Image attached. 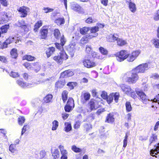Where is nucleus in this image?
I'll list each match as a JSON object with an SVG mask.
<instances>
[{
	"label": "nucleus",
	"mask_w": 159,
	"mask_h": 159,
	"mask_svg": "<svg viewBox=\"0 0 159 159\" xmlns=\"http://www.w3.org/2000/svg\"><path fill=\"white\" fill-rule=\"evenodd\" d=\"M25 121V118L24 116H20L18 119V124L20 125H22Z\"/></svg>",
	"instance_id": "09e8293b"
},
{
	"label": "nucleus",
	"mask_w": 159,
	"mask_h": 159,
	"mask_svg": "<svg viewBox=\"0 0 159 159\" xmlns=\"http://www.w3.org/2000/svg\"><path fill=\"white\" fill-rule=\"evenodd\" d=\"M52 154V158L51 159H58L59 157V152L57 149H55Z\"/></svg>",
	"instance_id": "4c0bfd02"
},
{
	"label": "nucleus",
	"mask_w": 159,
	"mask_h": 159,
	"mask_svg": "<svg viewBox=\"0 0 159 159\" xmlns=\"http://www.w3.org/2000/svg\"><path fill=\"white\" fill-rule=\"evenodd\" d=\"M10 75V76L13 78L17 77L20 76L18 73L13 71H11Z\"/></svg>",
	"instance_id": "e2e57ef3"
},
{
	"label": "nucleus",
	"mask_w": 159,
	"mask_h": 159,
	"mask_svg": "<svg viewBox=\"0 0 159 159\" xmlns=\"http://www.w3.org/2000/svg\"><path fill=\"white\" fill-rule=\"evenodd\" d=\"M81 122L80 121L78 120L75 121L73 125L74 128L75 129H79L80 126Z\"/></svg>",
	"instance_id": "603ef678"
},
{
	"label": "nucleus",
	"mask_w": 159,
	"mask_h": 159,
	"mask_svg": "<svg viewBox=\"0 0 159 159\" xmlns=\"http://www.w3.org/2000/svg\"><path fill=\"white\" fill-rule=\"evenodd\" d=\"M157 140V135L155 134H153L150 136L149 140V145H151L152 143L155 142Z\"/></svg>",
	"instance_id": "c9c22d12"
},
{
	"label": "nucleus",
	"mask_w": 159,
	"mask_h": 159,
	"mask_svg": "<svg viewBox=\"0 0 159 159\" xmlns=\"http://www.w3.org/2000/svg\"><path fill=\"white\" fill-rule=\"evenodd\" d=\"M41 65L38 62L32 63L31 70H34L36 73L38 72L41 69Z\"/></svg>",
	"instance_id": "5701e85b"
},
{
	"label": "nucleus",
	"mask_w": 159,
	"mask_h": 159,
	"mask_svg": "<svg viewBox=\"0 0 159 159\" xmlns=\"http://www.w3.org/2000/svg\"><path fill=\"white\" fill-rule=\"evenodd\" d=\"M153 44L155 47L157 48H159V40L157 39H153Z\"/></svg>",
	"instance_id": "052dcab7"
},
{
	"label": "nucleus",
	"mask_w": 159,
	"mask_h": 159,
	"mask_svg": "<svg viewBox=\"0 0 159 159\" xmlns=\"http://www.w3.org/2000/svg\"><path fill=\"white\" fill-rule=\"evenodd\" d=\"M77 84L75 82H68L66 85L70 90H72L74 89L75 86L77 85Z\"/></svg>",
	"instance_id": "a19ab883"
},
{
	"label": "nucleus",
	"mask_w": 159,
	"mask_h": 159,
	"mask_svg": "<svg viewBox=\"0 0 159 159\" xmlns=\"http://www.w3.org/2000/svg\"><path fill=\"white\" fill-rule=\"evenodd\" d=\"M120 87L122 91L126 94L129 93L131 90L129 87L124 84H121Z\"/></svg>",
	"instance_id": "393cba45"
},
{
	"label": "nucleus",
	"mask_w": 159,
	"mask_h": 159,
	"mask_svg": "<svg viewBox=\"0 0 159 159\" xmlns=\"http://www.w3.org/2000/svg\"><path fill=\"white\" fill-rule=\"evenodd\" d=\"M53 96L52 94H47L43 98V102L45 103H48L52 102V99Z\"/></svg>",
	"instance_id": "a878e982"
},
{
	"label": "nucleus",
	"mask_w": 159,
	"mask_h": 159,
	"mask_svg": "<svg viewBox=\"0 0 159 159\" xmlns=\"http://www.w3.org/2000/svg\"><path fill=\"white\" fill-rule=\"evenodd\" d=\"M7 47V46L6 43V42L4 41L2 42V41H0V48L3 49Z\"/></svg>",
	"instance_id": "338daca9"
},
{
	"label": "nucleus",
	"mask_w": 159,
	"mask_h": 159,
	"mask_svg": "<svg viewBox=\"0 0 159 159\" xmlns=\"http://www.w3.org/2000/svg\"><path fill=\"white\" fill-rule=\"evenodd\" d=\"M90 28L89 27L84 26L80 29V32L81 34L84 35L87 34L89 31Z\"/></svg>",
	"instance_id": "c756f323"
},
{
	"label": "nucleus",
	"mask_w": 159,
	"mask_h": 159,
	"mask_svg": "<svg viewBox=\"0 0 159 159\" xmlns=\"http://www.w3.org/2000/svg\"><path fill=\"white\" fill-rule=\"evenodd\" d=\"M29 128V126L27 125H25L22 129L21 135H22L25 132L28 130Z\"/></svg>",
	"instance_id": "69168bd1"
},
{
	"label": "nucleus",
	"mask_w": 159,
	"mask_h": 159,
	"mask_svg": "<svg viewBox=\"0 0 159 159\" xmlns=\"http://www.w3.org/2000/svg\"><path fill=\"white\" fill-rule=\"evenodd\" d=\"M65 127L64 130L66 132H68L72 130V126L70 122H66L65 123Z\"/></svg>",
	"instance_id": "72a5a7b5"
},
{
	"label": "nucleus",
	"mask_w": 159,
	"mask_h": 159,
	"mask_svg": "<svg viewBox=\"0 0 159 159\" xmlns=\"http://www.w3.org/2000/svg\"><path fill=\"white\" fill-rule=\"evenodd\" d=\"M99 50L102 54L103 55H107L108 53V51L102 47H100L99 48Z\"/></svg>",
	"instance_id": "3c124183"
},
{
	"label": "nucleus",
	"mask_w": 159,
	"mask_h": 159,
	"mask_svg": "<svg viewBox=\"0 0 159 159\" xmlns=\"http://www.w3.org/2000/svg\"><path fill=\"white\" fill-rule=\"evenodd\" d=\"M153 19L155 21L159 20V9L157 11L156 13L154 16Z\"/></svg>",
	"instance_id": "774afa93"
},
{
	"label": "nucleus",
	"mask_w": 159,
	"mask_h": 159,
	"mask_svg": "<svg viewBox=\"0 0 159 159\" xmlns=\"http://www.w3.org/2000/svg\"><path fill=\"white\" fill-rule=\"evenodd\" d=\"M126 3H129V7L130 11L134 13L136 10L135 4L131 2V0H125Z\"/></svg>",
	"instance_id": "412c9836"
},
{
	"label": "nucleus",
	"mask_w": 159,
	"mask_h": 159,
	"mask_svg": "<svg viewBox=\"0 0 159 159\" xmlns=\"http://www.w3.org/2000/svg\"><path fill=\"white\" fill-rule=\"evenodd\" d=\"M18 26L19 28L20 32L24 34H26L30 29V25L27 24L24 20H19L18 21Z\"/></svg>",
	"instance_id": "20e7f679"
},
{
	"label": "nucleus",
	"mask_w": 159,
	"mask_h": 159,
	"mask_svg": "<svg viewBox=\"0 0 159 159\" xmlns=\"http://www.w3.org/2000/svg\"><path fill=\"white\" fill-rule=\"evenodd\" d=\"M9 150L12 153H15L17 151L16 145L13 144H11L9 147Z\"/></svg>",
	"instance_id": "49530a36"
},
{
	"label": "nucleus",
	"mask_w": 159,
	"mask_h": 159,
	"mask_svg": "<svg viewBox=\"0 0 159 159\" xmlns=\"http://www.w3.org/2000/svg\"><path fill=\"white\" fill-rule=\"evenodd\" d=\"M99 101L92 98L88 102L85 107V111L87 112H90L96 110L99 107Z\"/></svg>",
	"instance_id": "f03ea898"
},
{
	"label": "nucleus",
	"mask_w": 159,
	"mask_h": 159,
	"mask_svg": "<svg viewBox=\"0 0 159 159\" xmlns=\"http://www.w3.org/2000/svg\"><path fill=\"white\" fill-rule=\"evenodd\" d=\"M83 127L85 131L89 132L92 129V125L90 123H85L84 124Z\"/></svg>",
	"instance_id": "ea45409f"
},
{
	"label": "nucleus",
	"mask_w": 159,
	"mask_h": 159,
	"mask_svg": "<svg viewBox=\"0 0 159 159\" xmlns=\"http://www.w3.org/2000/svg\"><path fill=\"white\" fill-rule=\"evenodd\" d=\"M91 95L89 93L85 92L81 94L80 96V102L84 104L89 101L90 99Z\"/></svg>",
	"instance_id": "2eb2a0df"
},
{
	"label": "nucleus",
	"mask_w": 159,
	"mask_h": 159,
	"mask_svg": "<svg viewBox=\"0 0 159 159\" xmlns=\"http://www.w3.org/2000/svg\"><path fill=\"white\" fill-rule=\"evenodd\" d=\"M71 149L73 152L75 153H79L82 151V149L81 148L77 147L75 145L72 146Z\"/></svg>",
	"instance_id": "8fccbe9b"
},
{
	"label": "nucleus",
	"mask_w": 159,
	"mask_h": 159,
	"mask_svg": "<svg viewBox=\"0 0 159 159\" xmlns=\"http://www.w3.org/2000/svg\"><path fill=\"white\" fill-rule=\"evenodd\" d=\"M72 8L74 11L77 12L79 13H84L83 9L82 7L78 4H74L72 5Z\"/></svg>",
	"instance_id": "4be33fe9"
},
{
	"label": "nucleus",
	"mask_w": 159,
	"mask_h": 159,
	"mask_svg": "<svg viewBox=\"0 0 159 159\" xmlns=\"http://www.w3.org/2000/svg\"><path fill=\"white\" fill-rule=\"evenodd\" d=\"M0 134H2L3 136V137L7 140L8 139V138L6 135L7 134V131L5 129H0Z\"/></svg>",
	"instance_id": "5fc2aeb1"
},
{
	"label": "nucleus",
	"mask_w": 159,
	"mask_h": 159,
	"mask_svg": "<svg viewBox=\"0 0 159 159\" xmlns=\"http://www.w3.org/2000/svg\"><path fill=\"white\" fill-rule=\"evenodd\" d=\"M82 63L84 66L88 68H90L96 66L97 63L92 59L85 58L82 61Z\"/></svg>",
	"instance_id": "6e6552de"
},
{
	"label": "nucleus",
	"mask_w": 159,
	"mask_h": 159,
	"mask_svg": "<svg viewBox=\"0 0 159 159\" xmlns=\"http://www.w3.org/2000/svg\"><path fill=\"white\" fill-rule=\"evenodd\" d=\"M99 28L98 26H94L90 28V32L91 34H93L94 35L95 34H98L96 33L99 31Z\"/></svg>",
	"instance_id": "79ce46f5"
},
{
	"label": "nucleus",
	"mask_w": 159,
	"mask_h": 159,
	"mask_svg": "<svg viewBox=\"0 0 159 159\" xmlns=\"http://www.w3.org/2000/svg\"><path fill=\"white\" fill-rule=\"evenodd\" d=\"M23 66L28 70H31L32 63H30L28 62H25L23 64Z\"/></svg>",
	"instance_id": "c03bdc74"
},
{
	"label": "nucleus",
	"mask_w": 159,
	"mask_h": 159,
	"mask_svg": "<svg viewBox=\"0 0 159 159\" xmlns=\"http://www.w3.org/2000/svg\"><path fill=\"white\" fill-rule=\"evenodd\" d=\"M10 28L9 24H6L2 25L0 28V30L2 33V34H4L7 33V32L8 30Z\"/></svg>",
	"instance_id": "e433bc0d"
},
{
	"label": "nucleus",
	"mask_w": 159,
	"mask_h": 159,
	"mask_svg": "<svg viewBox=\"0 0 159 159\" xmlns=\"http://www.w3.org/2000/svg\"><path fill=\"white\" fill-rule=\"evenodd\" d=\"M18 38V37H9L5 40V42L7 46L8 45L12 43L15 42V43H17L19 42V40Z\"/></svg>",
	"instance_id": "6ab92c4d"
},
{
	"label": "nucleus",
	"mask_w": 159,
	"mask_h": 159,
	"mask_svg": "<svg viewBox=\"0 0 159 159\" xmlns=\"http://www.w3.org/2000/svg\"><path fill=\"white\" fill-rule=\"evenodd\" d=\"M55 51V47H49L45 49V53L47 58L51 57L54 53Z\"/></svg>",
	"instance_id": "aec40b11"
},
{
	"label": "nucleus",
	"mask_w": 159,
	"mask_h": 159,
	"mask_svg": "<svg viewBox=\"0 0 159 159\" xmlns=\"http://www.w3.org/2000/svg\"><path fill=\"white\" fill-rule=\"evenodd\" d=\"M116 41L117 45L120 47L123 46L127 44L126 41L121 38H118Z\"/></svg>",
	"instance_id": "cd10ccee"
},
{
	"label": "nucleus",
	"mask_w": 159,
	"mask_h": 159,
	"mask_svg": "<svg viewBox=\"0 0 159 159\" xmlns=\"http://www.w3.org/2000/svg\"><path fill=\"white\" fill-rule=\"evenodd\" d=\"M43 21L42 20L38 21L35 23L34 25V30L35 32H37L39 29L42 25Z\"/></svg>",
	"instance_id": "c85d7f7f"
},
{
	"label": "nucleus",
	"mask_w": 159,
	"mask_h": 159,
	"mask_svg": "<svg viewBox=\"0 0 159 159\" xmlns=\"http://www.w3.org/2000/svg\"><path fill=\"white\" fill-rule=\"evenodd\" d=\"M148 69V65L147 63L140 64L131 70L127 71L124 74L123 79L125 82L129 84H133L136 83L139 79L138 73H144Z\"/></svg>",
	"instance_id": "f257e3e1"
},
{
	"label": "nucleus",
	"mask_w": 159,
	"mask_h": 159,
	"mask_svg": "<svg viewBox=\"0 0 159 159\" xmlns=\"http://www.w3.org/2000/svg\"><path fill=\"white\" fill-rule=\"evenodd\" d=\"M128 137V135L127 133L125 134V137H124V139L123 140V147L124 148H125L126 147L127 144V139Z\"/></svg>",
	"instance_id": "680f3d73"
},
{
	"label": "nucleus",
	"mask_w": 159,
	"mask_h": 159,
	"mask_svg": "<svg viewBox=\"0 0 159 159\" xmlns=\"http://www.w3.org/2000/svg\"><path fill=\"white\" fill-rule=\"evenodd\" d=\"M65 20L64 18H59L56 19L55 23L58 25H60L64 24Z\"/></svg>",
	"instance_id": "58836bf2"
},
{
	"label": "nucleus",
	"mask_w": 159,
	"mask_h": 159,
	"mask_svg": "<svg viewBox=\"0 0 159 159\" xmlns=\"http://www.w3.org/2000/svg\"><path fill=\"white\" fill-rule=\"evenodd\" d=\"M136 93L138 96L139 99L143 102H146L148 98L146 94L142 91H137Z\"/></svg>",
	"instance_id": "4468645a"
},
{
	"label": "nucleus",
	"mask_w": 159,
	"mask_h": 159,
	"mask_svg": "<svg viewBox=\"0 0 159 159\" xmlns=\"http://www.w3.org/2000/svg\"><path fill=\"white\" fill-rule=\"evenodd\" d=\"M156 148L152 149L150 150V155L152 157H155L156 158L159 159V143L156 144L155 146Z\"/></svg>",
	"instance_id": "ddd939ff"
},
{
	"label": "nucleus",
	"mask_w": 159,
	"mask_h": 159,
	"mask_svg": "<svg viewBox=\"0 0 159 159\" xmlns=\"http://www.w3.org/2000/svg\"><path fill=\"white\" fill-rule=\"evenodd\" d=\"M8 16L7 14H4L2 15L1 18V21L2 22H6L7 21Z\"/></svg>",
	"instance_id": "864d4df0"
},
{
	"label": "nucleus",
	"mask_w": 159,
	"mask_h": 159,
	"mask_svg": "<svg viewBox=\"0 0 159 159\" xmlns=\"http://www.w3.org/2000/svg\"><path fill=\"white\" fill-rule=\"evenodd\" d=\"M10 54L12 58L16 59L17 57L18 54L17 50L15 48H13L11 50Z\"/></svg>",
	"instance_id": "2f4dec72"
},
{
	"label": "nucleus",
	"mask_w": 159,
	"mask_h": 159,
	"mask_svg": "<svg viewBox=\"0 0 159 159\" xmlns=\"http://www.w3.org/2000/svg\"><path fill=\"white\" fill-rule=\"evenodd\" d=\"M128 52L125 50H122L115 55L116 60L119 62H122L127 59Z\"/></svg>",
	"instance_id": "39448f33"
},
{
	"label": "nucleus",
	"mask_w": 159,
	"mask_h": 159,
	"mask_svg": "<svg viewBox=\"0 0 159 159\" xmlns=\"http://www.w3.org/2000/svg\"><path fill=\"white\" fill-rule=\"evenodd\" d=\"M17 11L20 15V17L24 18L27 16L28 13L30 11V8L27 7L23 6L20 7L17 9Z\"/></svg>",
	"instance_id": "1a4fd4ad"
},
{
	"label": "nucleus",
	"mask_w": 159,
	"mask_h": 159,
	"mask_svg": "<svg viewBox=\"0 0 159 159\" xmlns=\"http://www.w3.org/2000/svg\"><path fill=\"white\" fill-rule=\"evenodd\" d=\"M66 83L65 80L63 78L61 77L60 75L59 79L55 83V88L56 89L62 88L66 85Z\"/></svg>",
	"instance_id": "9d476101"
},
{
	"label": "nucleus",
	"mask_w": 159,
	"mask_h": 159,
	"mask_svg": "<svg viewBox=\"0 0 159 159\" xmlns=\"http://www.w3.org/2000/svg\"><path fill=\"white\" fill-rule=\"evenodd\" d=\"M141 53V51L140 50H136L133 51L130 54L136 59L139 56Z\"/></svg>",
	"instance_id": "f704fd0d"
},
{
	"label": "nucleus",
	"mask_w": 159,
	"mask_h": 159,
	"mask_svg": "<svg viewBox=\"0 0 159 159\" xmlns=\"http://www.w3.org/2000/svg\"><path fill=\"white\" fill-rule=\"evenodd\" d=\"M75 107L74 101L71 97L68 98L66 104L64 106V110L66 112H69L71 111Z\"/></svg>",
	"instance_id": "423d86ee"
},
{
	"label": "nucleus",
	"mask_w": 159,
	"mask_h": 159,
	"mask_svg": "<svg viewBox=\"0 0 159 159\" xmlns=\"http://www.w3.org/2000/svg\"><path fill=\"white\" fill-rule=\"evenodd\" d=\"M126 109L127 112H129L131 111L132 108L130 104V102L129 101H127L125 104Z\"/></svg>",
	"instance_id": "a18cd8bd"
},
{
	"label": "nucleus",
	"mask_w": 159,
	"mask_h": 159,
	"mask_svg": "<svg viewBox=\"0 0 159 159\" xmlns=\"http://www.w3.org/2000/svg\"><path fill=\"white\" fill-rule=\"evenodd\" d=\"M60 43L56 42L54 43L56 48L59 50H63V46L66 42V40L64 35H62L60 39Z\"/></svg>",
	"instance_id": "9b49d317"
},
{
	"label": "nucleus",
	"mask_w": 159,
	"mask_h": 159,
	"mask_svg": "<svg viewBox=\"0 0 159 159\" xmlns=\"http://www.w3.org/2000/svg\"><path fill=\"white\" fill-rule=\"evenodd\" d=\"M135 60V58H134L130 53H128L127 60L128 62H132Z\"/></svg>",
	"instance_id": "4d7b16f0"
},
{
	"label": "nucleus",
	"mask_w": 159,
	"mask_h": 159,
	"mask_svg": "<svg viewBox=\"0 0 159 159\" xmlns=\"http://www.w3.org/2000/svg\"><path fill=\"white\" fill-rule=\"evenodd\" d=\"M106 100L109 104L111 103L113 100V96L112 95H109L107 96V98Z\"/></svg>",
	"instance_id": "0e129e2a"
},
{
	"label": "nucleus",
	"mask_w": 159,
	"mask_h": 159,
	"mask_svg": "<svg viewBox=\"0 0 159 159\" xmlns=\"http://www.w3.org/2000/svg\"><path fill=\"white\" fill-rule=\"evenodd\" d=\"M48 34V26L46 25L43 26L40 29L39 32V37L40 39H46Z\"/></svg>",
	"instance_id": "0eeeda50"
},
{
	"label": "nucleus",
	"mask_w": 159,
	"mask_h": 159,
	"mask_svg": "<svg viewBox=\"0 0 159 159\" xmlns=\"http://www.w3.org/2000/svg\"><path fill=\"white\" fill-rule=\"evenodd\" d=\"M120 96V95L119 93L116 92L114 94L113 97V98H114V100L116 102H118Z\"/></svg>",
	"instance_id": "bf43d9fd"
},
{
	"label": "nucleus",
	"mask_w": 159,
	"mask_h": 159,
	"mask_svg": "<svg viewBox=\"0 0 159 159\" xmlns=\"http://www.w3.org/2000/svg\"><path fill=\"white\" fill-rule=\"evenodd\" d=\"M23 60H26L28 61H32L36 60L35 57L30 55H25L22 58Z\"/></svg>",
	"instance_id": "bb28decb"
},
{
	"label": "nucleus",
	"mask_w": 159,
	"mask_h": 159,
	"mask_svg": "<svg viewBox=\"0 0 159 159\" xmlns=\"http://www.w3.org/2000/svg\"><path fill=\"white\" fill-rule=\"evenodd\" d=\"M53 34L55 38L57 40L59 39L61 37L60 31L58 29H56L54 30Z\"/></svg>",
	"instance_id": "473e14b6"
},
{
	"label": "nucleus",
	"mask_w": 159,
	"mask_h": 159,
	"mask_svg": "<svg viewBox=\"0 0 159 159\" xmlns=\"http://www.w3.org/2000/svg\"><path fill=\"white\" fill-rule=\"evenodd\" d=\"M114 116V113L113 112L108 114L105 120V122L110 124L113 123L115 121Z\"/></svg>",
	"instance_id": "dca6fc26"
},
{
	"label": "nucleus",
	"mask_w": 159,
	"mask_h": 159,
	"mask_svg": "<svg viewBox=\"0 0 159 159\" xmlns=\"http://www.w3.org/2000/svg\"><path fill=\"white\" fill-rule=\"evenodd\" d=\"M74 75V72L71 69H69L63 71L60 74L61 77L65 78L73 76Z\"/></svg>",
	"instance_id": "f3484780"
},
{
	"label": "nucleus",
	"mask_w": 159,
	"mask_h": 159,
	"mask_svg": "<svg viewBox=\"0 0 159 159\" xmlns=\"http://www.w3.org/2000/svg\"><path fill=\"white\" fill-rule=\"evenodd\" d=\"M118 36L117 34H111L108 35L107 37V41L110 42H114L116 41L118 37L116 36Z\"/></svg>",
	"instance_id": "b1692460"
},
{
	"label": "nucleus",
	"mask_w": 159,
	"mask_h": 159,
	"mask_svg": "<svg viewBox=\"0 0 159 159\" xmlns=\"http://www.w3.org/2000/svg\"><path fill=\"white\" fill-rule=\"evenodd\" d=\"M52 130H56L58 127L59 123L57 120H54L52 122Z\"/></svg>",
	"instance_id": "de8ad7c7"
},
{
	"label": "nucleus",
	"mask_w": 159,
	"mask_h": 159,
	"mask_svg": "<svg viewBox=\"0 0 159 159\" xmlns=\"http://www.w3.org/2000/svg\"><path fill=\"white\" fill-rule=\"evenodd\" d=\"M68 58L69 56L66 52L64 51H62L58 54L54 56L53 59L57 64L61 65L64 61L66 60Z\"/></svg>",
	"instance_id": "7ed1b4c3"
},
{
	"label": "nucleus",
	"mask_w": 159,
	"mask_h": 159,
	"mask_svg": "<svg viewBox=\"0 0 159 159\" xmlns=\"http://www.w3.org/2000/svg\"><path fill=\"white\" fill-rule=\"evenodd\" d=\"M59 148L61 155V159H67L68 152L66 150L64 149V146L60 145L59 146Z\"/></svg>",
	"instance_id": "a211bd4d"
},
{
	"label": "nucleus",
	"mask_w": 159,
	"mask_h": 159,
	"mask_svg": "<svg viewBox=\"0 0 159 159\" xmlns=\"http://www.w3.org/2000/svg\"><path fill=\"white\" fill-rule=\"evenodd\" d=\"M91 55L92 57L94 59L96 58L99 60H102L103 59L101 55L95 52H92Z\"/></svg>",
	"instance_id": "37998d69"
},
{
	"label": "nucleus",
	"mask_w": 159,
	"mask_h": 159,
	"mask_svg": "<svg viewBox=\"0 0 159 159\" xmlns=\"http://www.w3.org/2000/svg\"><path fill=\"white\" fill-rule=\"evenodd\" d=\"M68 94V92L66 90H63L61 93V98L64 103H65L67 99Z\"/></svg>",
	"instance_id": "7c9ffc66"
},
{
	"label": "nucleus",
	"mask_w": 159,
	"mask_h": 159,
	"mask_svg": "<svg viewBox=\"0 0 159 159\" xmlns=\"http://www.w3.org/2000/svg\"><path fill=\"white\" fill-rule=\"evenodd\" d=\"M98 34H95L94 35H87L83 36L81 39L80 41L82 44H85L88 43L89 40L92 38L96 37Z\"/></svg>",
	"instance_id": "f8f14e48"
},
{
	"label": "nucleus",
	"mask_w": 159,
	"mask_h": 159,
	"mask_svg": "<svg viewBox=\"0 0 159 159\" xmlns=\"http://www.w3.org/2000/svg\"><path fill=\"white\" fill-rule=\"evenodd\" d=\"M16 83L19 85L23 87L26 86V83L24 82L23 81L21 80H17Z\"/></svg>",
	"instance_id": "6e6d98bb"
},
{
	"label": "nucleus",
	"mask_w": 159,
	"mask_h": 159,
	"mask_svg": "<svg viewBox=\"0 0 159 159\" xmlns=\"http://www.w3.org/2000/svg\"><path fill=\"white\" fill-rule=\"evenodd\" d=\"M0 61L4 63H7L8 62L7 57L3 56H0Z\"/></svg>",
	"instance_id": "13d9d810"
}]
</instances>
